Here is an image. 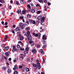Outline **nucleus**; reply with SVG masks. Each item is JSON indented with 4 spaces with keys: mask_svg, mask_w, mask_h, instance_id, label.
<instances>
[{
    "mask_svg": "<svg viewBox=\"0 0 74 74\" xmlns=\"http://www.w3.org/2000/svg\"><path fill=\"white\" fill-rule=\"evenodd\" d=\"M41 68V66L40 63L39 62H37L36 67L35 68V69H40Z\"/></svg>",
    "mask_w": 74,
    "mask_h": 74,
    "instance_id": "nucleus-1",
    "label": "nucleus"
},
{
    "mask_svg": "<svg viewBox=\"0 0 74 74\" xmlns=\"http://www.w3.org/2000/svg\"><path fill=\"white\" fill-rule=\"evenodd\" d=\"M19 26H20L22 29H24V27H25V26L22 23H19Z\"/></svg>",
    "mask_w": 74,
    "mask_h": 74,
    "instance_id": "nucleus-2",
    "label": "nucleus"
},
{
    "mask_svg": "<svg viewBox=\"0 0 74 74\" xmlns=\"http://www.w3.org/2000/svg\"><path fill=\"white\" fill-rule=\"evenodd\" d=\"M42 39V40H46L47 39V36L45 35H43Z\"/></svg>",
    "mask_w": 74,
    "mask_h": 74,
    "instance_id": "nucleus-3",
    "label": "nucleus"
},
{
    "mask_svg": "<svg viewBox=\"0 0 74 74\" xmlns=\"http://www.w3.org/2000/svg\"><path fill=\"white\" fill-rule=\"evenodd\" d=\"M29 21L30 22V23H33L34 25H35V24H36V21H33V20L30 19L29 20Z\"/></svg>",
    "mask_w": 74,
    "mask_h": 74,
    "instance_id": "nucleus-4",
    "label": "nucleus"
},
{
    "mask_svg": "<svg viewBox=\"0 0 74 74\" xmlns=\"http://www.w3.org/2000/svg\"><path fill=\"white\" fill-rule=\"evenodd\" d=\"M39 52H40V53L42 54L43 55L44 54V51L42 50V49H40L39 50Z\"/></svg>",
    "mask_w": 74,
    "mask_h": 74,
    "instance_id": "nucleus-5",
    "label": "nucleus"
},
{
    "mask_svg": "<svg viewBox=\"0 0 74 74\" xmlns=\"http://www.w3.org/2000/svg\"><path fill=\"white\" fill-rule=\"evenodd\" d=\"M12 72V70L10 69H8V70H7V73H8V74H10Z\"/></svg>",
    "mask_w": 74,
    "mask_h": 74,
    "instance_id": "nucleus-6",
    "label": "nucleus"
},
{
    "mask_svg": "<svg viewBox=\"0 0 74 74\" xmlns=\"http://www.w3.org/2000/svg\"><path fill=\"white\" fill-rule=\"evenodd\" d=\"M45 19V18L44 17H42V16H38L37 18V19Z\"/></svg>",
    "mask_w": 74,
    "mask_h": 74,
    "instance_id": "nucleus-7",
    "label": "nucleus"
},
{
    "mask_svg": "<svg viewBox=\"0 0 74 74\" xmlns=\"http://www.w3.org/2000/svg\"><path fill=\"white\" fill-rule=\"evenodd\" d=\"M33 35L35 37H37L38 36V34H36L34 32L33 33Z\"/></svg>",
    "mask_w": 74,
    "mask_h": 74,
    "instance_id": "nucleus-8",
    "label": "nucleus"
},
{
    "mask_svg": "<svg viewBox=\"0 0 74 74\" xmlns=\"http://www.w3.org/2000/svg\"><path fill=\"white\" fill-rule=\"evenodd\" d=\"M16 49V47H15V46L14 45L13 47V49H12V51L13 52H14Z\"/></svg>",
    "mask_w": 74,
    "mask_h": 74,
    "instance_id": "nucleus-9",
    "label": "nucleus"
},
{
    "mask_svg": "<svg viewBox=\"0 0 74 74\" xmlns=\"http://www.w3.org/2000/svg\"><path fill=\"white\" fill-rule=\"evenodd\" d=\"M5 49L6 51H8V50L10 49V47L7 46L5 48Z\"/></svg>",
    "mask_w": 74,
    "mask_h": 74,
    "instance_id": "nucleus-10",
    "label": "nucleus"
},
{
    "mask_svg": "<svg viewBox=\"0 0 74 74\" xmlns=\"http://www.w3.org/2000/svg\"><path fill=\"white\" fill-rule=\"evenodd\" d=\"M20 31V30H19V27H17L15 31L16 32H18V31Z\"/></svg>",
    "mask_w": 74,
    "mask_h": 74,
    "instance_id": "nucleus-11",
    "label": "nucleus"
},
{
    "mask_svg": "<svg viewBox=\"0 0 74 74\" xmlns=\"http://www.w3.org/2000/svg\"><path fill=\"white\" fill-rule=\"evenodd\" d=\"M5 54L6 56H7V57H8V56H9V53L8 52L5 53Z\"/></svg>",
    "mask_w": 74,
    "mask_h": 74,
    "instance_id": "nucleus-12",
    "label": "nucleus"
},
{
    "mask_svg": "<svg viewBox=\"0 0 74 74\" xmlns=\"http://www.w3.org/2000/svg\"><path fill=\"white\" fill-rule=\"evenodd\" d=\"M26 69V71H27V72H28V71H29V68H25Z\"/></svg>",
    "mask_w": 74,
    "mask_h": 74,
    "instance_id": "nucleus-13",
    "label": "nucleus"
},
{
    "mask_svg": "<svg viewBox=\"0 0 74 74\" xmlns=\"http://www.w3.org/2000/svg\"><path fill=\"white\" fill-rule=\"evenodd\" d=\"M36 49H33L32 51V52H33V53H36Z\"/></svg>",
    "mask_w": 74,
    "mask_h": 74,
    "instance_id": "nucleus-14",
    "label": "nucleus"
},
{
    "mask_svg": "<svg viewBox=\"0 0 74 74\" xmlns=\"http://www.w3.org/2000/svg\"><path fill=\"white\" fill-rule=\"evenodd\" d=\"M24 39V38L23 36H21L20 38V40H23Z\"/></svg>",
    "mask_w": 74,
    "mask_h": 74,
    "instance_id": "nucleus-15",
    "label": "nucleus"
},
{
    "mask_svg": "<svg viewBox=\"0 0 74 74\" xmlns=\"http://www.w3.org/2000/svg\"><path fill=\"white\" fill-rule=\"evenodd\" d=\"M18 74V72L16 71H14L13 74Z\"/></svg>",
    "mask_w": 74,
    "mask_h": 74,
    "instance_id": "nucleus-16",
    "label": "nucleus"
},
{
    "mask_svg": "<svg viewBox=\"0 0 74 74\" xmlns=\"http://www.w3.org/2000/svg\"><path fill=\"white\" fill-rule=\"evenodd\" d=\"M28 40L29 41H31L32 40V38H30V36H29L28 38Z\"/></svg>",
    "mask_w": 74,
    "mask_h": 74,
    "instance_id": "nucleus-17",
    "label": "nucleus"
},
{
    "mask_svg": "<svg viewBox=\"0 0 74 74\" xmlns=\"http://www.w3.org/2000/svg\"><path fill=\"white\" fill-rule=\"evenodd\" d=\"M6 69H7V68L6 67H2V70H4L5 71V70H6Z\"/></svg>",
    "mask_w": 74,
    "mask_h": 74,
    "instance_id": "nucleus-18",
    "label": "nucleus"
},
{
    "mask_svg": "<svg viewBox=\"0 0 74 74\" xmlns=\"http://www.w3.org/2000/svg\"><path fill=\"white\" fill-rule=\"evenodd\" d=\"M36 7H41V6L38 3L36 5Z\"/></svg>",
    "mask_w": 74,
    "mask_h": 74,
    "instance_id": "nucleus-19",
    "label": "nucleus"
},
{
    "mask_svg": "<svg viewBox=\"0 0 74 74\" xmlns=\"http://www.w3.org/2000/svg\"><path fill=\"white\" fill-rule=\"evenodd\" d=\"M33 42H34L33 40H30L29 42L30 44H32V43H33Z\"/></svg>",
    "mask_w": 74,
    "mask_h": 74,
    "instance_id": "nucleus-20",
    "label": "nucleus"
},
{
    "mask_svg": "<svg viewBox=\"0 0 74 74\" xmlns=\"http://www.w3.org/2000/svg\"><path fill=\"white\" fill-rule=\"evenodd\" d=\"M22 12L24 14H26V10H23L22 11Z\"/></svg>",
    "mask_w": 74,
    "mask_h": 74,
    "instance_id": "nucleus-21",
    "label": "nucleus"
},
{
    "mask_svg": "<svg viewBox=\"0 0 74 74\" xmlns=\"http://www.w3.org/2000/svg\"><path fill=\"white\" fill-rule=\"evenodd\" d=\"M18 14H19L21 12V10L19 9L17 11Z\"/></svg>",
    "mask_w": 74,
    "mask_h": 74,
    "instance_id": "nucleus-22",
    "label": "nucleus"
},
{
    "mask_svg": "<svg viewBox=\"0 0 74 74\" xmlns=\"http://www.w3.org/2000/svg\"><path fill=\"white\" fill-rule=\"evenodd\" d=\"M30 32H29V31H28L27 32V35H28V36H30Z\"/></svg>",
    "mask_w": 74,
    "mask_h": 74,
    "instance_id": "nucleus-23",
    "label": "nucleus"
},
{
    "mask_svg": "<svg viewBox=\"0 0 74 74\" xmlns=\"http://www.w3.org/2000/svg\"><path fill=\"white\" fill-rule=\"evenodd\" d=\"M27 7H28V8L29 9V10H30L31 8H30V5H27Z\"/></svg>",
    "mask_w": 74,
    "mask_h": 74,
    "instance_id": "nucleus-24",
    "label": "nucleus"
},
{
    "mask_svg": "<svg viewBox=\"0 0 74 74\" xmlns=\"http://www.w3.org/2000/svg\"><path fill=\"white\" fill-rule=\"evenodd\" d=\"M29 23V22L28 21H27L26 24V25H27V26H28Z\"/></svg>",
    "mask_w": 74,
    "mask_h": 74,
    "instance_id": "nucleus-25",
    "label": "nucleus"
},
{
    "mask_svg": "<svg viewBox=\"0 0 74 74\" xmlns=\"http://www.w3.org/2000/svg\"><path fill=\"white\" fill-rule=\"evenodd\" d=\"M32 13H34L35 12V10L34 9H32Z\"/></svg>",
    "mask_w": 74,
    "mask_h": 74,
    "instance_id": "nucleus-26",
    "label": "nucleus"
},
{
    "mask_svg": "<svg viewBox=\"0 0 74 74\" xmlns=\"http://www.w3.org/2000/svg\"><path fill=\"white\" fill-rule=\"evenodd\" d=\"M20 3L21 4H23L24 2H23V0H21L20 1Z\"/></svg>",
    "mask_w": 74,
    "mask_h": 74,
    "instance_id": "nucleus-27",
    "label": "nucleus"
},
{
    "mask_svg": "<svg viewBox=\"0 0 74 74\" xmlns=\"http://www.w3.org/2000/svg\"><path fill=\"white\" fill-rule=\"evenodd\" d=\"M5 39H6V40H7V39H8V36L7 35H6L5 36Z\"/></svg>",
    "mask_w": 74,
    "mask_h": 74,
    "instance_id": "nucleus-28",
    "label": "nucleus"
},
{
    "mask_svg": "<svg viewBox=\"0 0 74 74\" xmlns=\"http://www.w3.org/2000/svg\"><path fill=\"white\" fill-rule=\"evenodd\" d=\"M14 67L16 69H18V67H17V65H15V66H14Z\"/></svg>",
    "mask_w": 74,
    "mask_h": 74,
    "instance_id": "nucleus-29",
    "label": "nucleus"
},
{
    "mask_svg": "<svg viewBox=\"0 0 74 74\" xmlns=\"http://www.w3.org/2000/svg\"><path fill=\"white\" fill-rule=\"evenodd\" d=\"M24 53L25 54H26V53H28V51H24Z\"/></svg>",
    "mask_w": 74,
    "mask_h": 74,
    "instance_id": "nucleus-30",
    "label": "nucleus"
},
{
    "mask_svg": "<svg viewBox=\"0 0 74 74\" xmlns=\"http://www.w3.org/2000/svg\"><path fill=\"white\" fill-rule=\"evenodd\" d=\"M27 18H30L31 17V15L30 14H27Z\"/></svg>",
    "mask_w": 74,
    "mask_h": 74,
    "instance_id": "nucleus-31",
    "label": "nucleus"
},
{
    "mask_svg": "<svg viewBox=\"0 0 74 74\" xmlns=\"http://www.w3.org/2000/svg\"><path fill=\"white\" fill-rule=\"evenodd\" d=\"M26 51H29V47H27L25 48Z\"/></svg>",
    "mask_w": 74,
    "mask_h": 74,
    "instance_id": "nucleus-32",
    "label": "nucleus"
},
{
    "mask_svg": "<svg viewBox=\"0 0 74 74\" xmlns=\"http://www.w3.org/2000/svg\"><path fill=\"white\" fill-rule=\"evenodd\" d=\"M33 66L34 67H36V66H37V65H36L34 64H33Z\"/></svg>",
    "mask_w": 74,
    "mask_h": 74,
    "instance_id": "nucleus-33",
    "label": "nucleus"
},
{
    "mask_svg": "<svg viewBox=\"0 0 74 74\" xmlns=\"http://www.w3.org/2000/svg\"><path fill=\"white\" fill-rule=\"evenodd\" d=\"M38 1L40 3H42L43 1V0H38Z\"/></svg>",
    "mask_w": 74,
    "mask_h": 74,
    "instance_id": "nucleus-34",
    "label": "nucleus"
},
{
    "mask_svg": "<svg viewBox=\"0 0 74 74\" xmlns=\"http://www.w3.org/2000/svg\"><path fill=\"white\" fill-rule=\"evenodd\" d=\"M45 20V19H41V21L43 22H45V21H44Z\"/></svg>",
    "mask_w": 74,
    "mask_h": 74,
    "instance_id": "nucleus-35",
    "label": "nucleus"
},
{
    "mask_svg": "<svg viewBox=\"0 0 74 74\" xmlns=\"http://www.w3.org/2000/svg\"><path fill=\"white\" fill-rule=\"evenodd\" d=\"M36 23L37 24H39L40 23V21L38 20H37L36 21Z\"/></svg>",
    "mask_w": 74,
    "mask_h": 74,
    "instance_id": "nucleus-36",
    "label": "nucleus"
},
{
    "mask_svg": "<svg viewBox=\"0 0 74 74\" xmlns=\"http://www.w3.org/2000/svg\"><path fill=\"white\" fill-rule=\"evenodd\" d=\"M43 41V44H46V41Z\"/></svg>",
    "mask_w": 74,
    "mask_h": 74,
    "instance_id": "nucleus-37",
    "label": "nucleus"
},
{
    "mask_svg": "<svg viewBox=\"0 0 74 74\" xmlns=\"http://www.w3.org/2000/svg\"><path fill=\"white\" fill-rule=\"evenodd\" d=\"M17 47L18 48H21V46H20V45H18L17 46Z\"/></svg>",
    "mask_w": 74,
    "mask_h": 74,
    "instance_id": "nucleus-38",
    "label": "nucleus"
},
{
    "mask_svg": "<svg viewBox=\"0 0 74 74\" xmlns=\"http://www.w3.org/2000/svg\"><path fill=\"white\" fill-rule=\"evenodd\" d=\"M20 49V51H24V50L25 49H24V48L22 49L21 48Z\"/></svg>",
    "mask_w": 74,
    "mask_h": 74,
    "instance_id": "nucleus-39",
    "label": "nucleus"
},
{
    "mask_svg": "<svg viewBox=\"0 0 74 74\" xmlns=\"http://www.w3.org/2000/svg\"><path fill=\"white\" fill-rule=\"evenodd\" d=\"M2 47L3 48H4V47H5V45L4 44H2Z\"/></svg>",
    "mask_w": 74,
    "mask_h": 74,
    "instance_id": "nucleus-40",
    "label": "nucleus"
},
{
    "mask_svg": "<svg viewBox=\"0 0 74 74\" xmlns=\"http://www.w3.org/2000/svg\"><path fill=\"white\" fill-rule=\"evenodd\" d=\"M37 13L38 14H40L41 13V11H38V12H37Z\"/></svg>",
    "mask_w": 74,
    "mask_h": 74,
    "instance_id": "nucleus-41",
    "label": "nucleus"
},
{
    "mask_svg": "<svg viewBox=\"0 0 74 74\" xmlns=\"http://www.w3.org/2000/svg\"><path fill=\"white\" fill-rule=\"evenodd\" d=\"M7 41V39L4 38V39L3 40L2 42H5Z\"/></svg>",
    "mask_w": 74,
    "mask_h": 74,
    "instance_id": "nucleus-42",
    "label": "nucleus"
},
{
    "mask_svg": "<svg viewBox=\"0 0 74 74\" xmlns=\"http://www.w3.org/2000/svg\"><path fill=\"white\" fill-rule=\"evenodd\" d=\"M16 3L17 5H18L19 4V2L18 1H16Z\"/></svg>",
    "mask_w": 74,
    "mask_h": 74,
    "instance_id": "nucleus-43",
    "label": "nucleus"
},
{
    "mask_svg": "<svg viewBox=\"0 0 74 74\" xmlns=\"http://www.w3.org/2000/svg\"><path fill=\"white\" fill-rule=\"evenodd\" d=\"M22 67H23V66H22V65L20 66H19V69H22Z\"/></svg>",
    "mask_w": 74,
    "mask_h": 74,
    "instance_id": "nucleus-44",
    "label": "nucleus"
},
{
    "mask_svg": "<svg viewBox=\"0 0 74 74\" xmlns=\"http://www.w3.org/2000/svg\"><path fill=\"white\" fill-rule=\"evenodd\" d=\"M40 45L38 44L37 45V48H40Z\"/></svg>",
    "mask_w": 74,
    "mask_h": 74,
    "instance_id": "nucleus-45",
    "label": "nucleus"
},
{
    "mask_svg": "<svg viewBox=\"0 0 74 74\" xmlns=\"http://www.w3.org/2000/svg\"><path fill=\"white\" fill-rule=\"evenodd\" d=\"M31 6H32V7H34V4H33V3H31L30 4Z\"/></svg>",
    "mask_w": 74,
    "mask_h": 74,
    "instance_id": "nucleus-46",
    "label": "nucleus"
},
{
    "mask_svg": "<svg viewBox=\"0 0 74 74\" xmlns=\"http://www.w3.org/2000/svg\"><path fill=\"white\" fill-rule=\"evenodd\" d=\"M34 44H35V43L34 42L32 44H31V46L32 47H33V46H34Z\"/></svg>",
    "mask_w": 74,
    "mask_h": 74,
    "instance_id": "nucleus-47",
    "label": "nucleus"
},
{
    "mask_svg": "<svg viewBox=\"0 0 74 74\" xmlns=\"http://www.w3.org/2000/svg\"><path fill=\"white\" fill-rule=\"evenodd\" d=\"M38 35H39V36L40 37H38V38H40V36H41V34L39 33H38Z\"/></svg>",
    "mask_w": 74,
    "mask_h": 74,
    "instance_id": "nucleus-48",
    "label": "nucleus"
},
{
    "mask_svg": "<svg viewBox=\"0 0 74 74\" xmlns=\"http://www.w3.org/2000/svg\"><path fill=\"white\" fill-rule=\"evenodd\" d=\"M42 48H46V46L44 45L42 47Z\"/></svg>",
    "mask_w": 74,
    "mask_h": 74,
    "instance_id": "nucleus-49",
    "label": "nucleus"
},
{
    "mask_svg": "<svg viewBox=\"0 0 74 74\" xmlns=\"http://www.w3.org/2000/svg\"><path fill=\"white\" fill-rule=\"evenodd\" d=\"M23 16H21L20 17V19H23Z\"/></svg>",
    "mask_w": 74,
    "mask_h": 74,
    "instance_id": "nucleus-50",
    "label": "nucleus"
},
{
    "mask_svg": "<svg viewBox=\"0 0 74 74\" xmlns=\"http://www.w3.org/2000/svg\"><path fill=\"white\" fill-rule=\"evenodd\" d=\"M44 3H47V1L46 0H44Z\"/></svg>",
    "mask_w": 74,
    "mask_h": 74,
    "instance_id": "nucleus-51",
    "label": "nucleus"
},
{
    "mask_svg": "<svg viewBox=\"0 0 74 74\" xmlns=\"http://www.w3.org/2000/svg\"><path fill=\"white\" fill-rule=\"evenodd\" d=\"M12 8V6H11V5H10L9 6V9H10V10H11Z\"/></svg>",
    "mask_w": 74,
    "mask_h": 74,
    "instance_id": "nucleus-52",
    "label": "nucleus"
},
{
    "mask_svg": "<svg viewBox=\"0 0 74 74\" xmlns=\"http://www.w3.org/2000/svg\"><path fill=\"white\" fill-rule=\"evenodd\" d=\"M33 58H31V62H33Z\"/></svg>",
    "mask_w": 74,
    "mask_h": 74,
    "instance_id": "nucleus-53",
    "label": "nucleus"
},
{
    "mask_svg": "<svg viewBox=\"0 0 74 74\" xmlns=\"http://www.w3.org/2000/svg\"><path fill=\"white\" fill-rule=\"evenodd\" d=\"M9 61H11V58H9L8 59Z\"/></svg>",
    "mask_w": 74,
    "mask_h": 74,
    "instance_id": "nucleus-54",
    "label": "nucleus"
},
{
    "mask_svg": "<svg viewBox=\"0 0 74 74\" xmlns=\"http://www.w3.org/2000/svg\"><path fill=\"white\" fill-rule=\"evenodd\" d=\"M32 1V0H28V3H30Z\"/></svg>",
    "mask_w": 74,
    "mask_h": 74,
    "instance_id": "nucleus-55",
    "label": "nucleus"
},
{
    "mask_svg": "<svg viewBox=\"0 0 74 74\" xmlns=\"http://www.w3.org/2000/svg\"><path fill=\"white\" fill-rule=\"evenodd\" d=\"M21 45L22 46H24V44H23V43H21Z\"/></svg>",
    "mask_w": 74,
    "mask_h": 74,
    "instance_id": "nucleus-56",
    "label": "nucleus"
},
{
    "mask_svg": "<svg viewBox=\"0 0 74 74\" xmlns=\"http://www.w3.org/2000/svg\"><path fill=\"white\" fill-rule=\"evenodd\" d=\"M16 27V25H13V27L14 28H15V27Z\"/></svg>",
    "mask_w": 74,
    "mask_h": 74,
    "instance_id": "nucleus-57",
    "label": "nucleus"
},
{
    "mask_svg": "<svg viewBox=\"0 0 74 74\" xmlns=\"http://www.w3.org/2000/svg\"><path fill=\"white\" fill-rule=\"evenodd\" d=\"M8 24V22H6L5 23V25H7Z\"/></svg>",
    "mask_w": 74,
    "mask_h": 74,
    "instance_id": "nucleus-58",
    "label": "nucleus"
},
{
    "mask_svg": "<svg viewBox=\"0 0 74 74\" xmlns=\"http://www.w3.org/2000/svg\"><path fill=\"white\" fill-rule=\"evenodd\" d=\"M48 5H51V3L48 2Z\"/></svg>",
    "mask_w": 74,
    "mask_h": 74,
    "instance_id": "nucleus-59",
    "label": "nucleus"
},
{
    "mask_svg": "<svg viewBox=\"0 0 74 74\" xmlns=\"http://www.w3.org/2000/svg\"><path fill=\"white\" fill-rule=\"evenodd\" d=\"M19 51V49H16L15 51Z\"/></svg>",
    "mask_w": 74,
    "mask_h": 74,
    "instance_id": "nucleus-60",
    "label": "nucleus"
},
{
    "mask_svg": "<svg viewBox=\"0 0 74 74\" xmlns=\"http://www.w3.org/2000/svg\"><path fill=\"white\" fill-rule=\"evenodd\" d=\"M13 61L14 62H17V61L16 60H14Z\"/></svg>",
    "mask_w": 74,
    "mask_h": 74,
    "instance_id": "nucleus-61",
    "label": "nucleus"
},
{
    "mask_svg": "<svg viewBox=\"0 0 74 74\" xmlns=\"http://www.w3.org/2000/svg\"><path fill=\"white\" fill-rule=\"evenodd\" d=\"M1 23L2 25H4V22L3 21H2L1 22Z\"/></svg>",
    "mask_w": 74,
    "mask_h": 74,
    "instance_id": "nucleus-62",
    "label": "nucleus"
},
{
    "mask_svg": "<svg viewBox=\"0 0 74 74\" xmlns=\"http://www.w3.org/2000/svg\"><path fill=\"white\" fill-rule=\"evenodd\" d=\"M20 58H22L23 60V56H21L20 57Z\"/></svg>",
    "mask_w": 74,
    "mask_h": 74,
    "instance_id": "nucleus-63",
    "label": "nucleus"
},
{
    "mask_svg": "<svg viewBox=\"0 0 74 74\" xmlns=\"http://www.w3.org/2000/svg\"><path fill=\"white\" fill-rule=\"evenodd\" d=\"M6 64L8 65V66L9 65H10V64H9V63H8V62H6Z\"/></svg>",
    "mask_w": 74,
    "mask_h": 74,
    "instance_id": "nucleus-64",
    "label": "nucleus"
}]
</instances>
